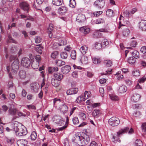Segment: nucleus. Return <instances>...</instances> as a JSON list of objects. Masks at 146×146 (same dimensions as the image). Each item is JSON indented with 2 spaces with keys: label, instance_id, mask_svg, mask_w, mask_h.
<instances>
[{
  "label": "nucleus",
  "instance_id": "1",
  "mask_svg": "<svg viewBox=\"0 0 146 146\" xmlns=\"http://www.w3.org/2000/svg\"><path fill=\"white\" fill-rule=\"evenodd\" d=\"M129 130V128L128 127H126L120 129L117 132V134H115L113 136V141L114 143H116L117 142H120V140L119 137L122 134L125 133H126Z\"/></svg>",
  "mask_w": 146,
  "mask_h": 146
},
{
  "label": "nucleus",
  "instance_id": "2",
  "mask_svg": "<svg viewBox=\"0 0 146 146\" xmlns=\"http://www.w3.org/2000/svg\"><path fill=\"white\" fill-rule=\"evenodd\" d=\"M19 67V61L16 59L12 64L11 66V71L12 73H16Z\"/></svg>",
  "mask_w": 146,
  "mask_h": 146
},
{
  "label": "nucleus",
  "instance_id": "3",
  "mask_svg": "<svg viewBox=\"0 0 146 146\" xmlns=\"http://www.w3.org/2000/svg\"><path fill=\"white\" fill-rule=\"evenodd\" d=\"M119 119L116 117H113L109 119L108 122L110 125L112 126L118 125L120 123Z\"/></svg>",
  "mask_w": 146,
  "mask_h": 146
},
{
  "label": "nucleus",
  "instance_id": "4",
  "mask_svg": "<svg viewBox=\"0 0 146 146\" xmlns=\"http://www.w3.org/2000/svg\"><path fill=\"white\" fill-rule=\"evenodd\" d=\"M88 94V91H85L84 93V96H80L78 97L75 101V102L76 103L78 104L81 102L82 101H85V100L89 97Z\"/></svg>",
  "mask_w": 146,
  "mask_h": 146
},
{
  "label": "nucleus",
  "instance_id": "5",
  "mask_svg": "<svg viewBox=\"0 0 146 146\" xmlns=\"http://www.w3.org/2000/svg\"><path fill=\"white\" fill-rule=\"evenodd\" d=\"M18 130L15 131L16 132H18L17 134V136L20 137L25 135L27 133V129L24 127H21L20 128H18Z\"/></svg>",
  "mask_w": 146,
  "mask_h": 146
},
{
  "label": "nucleus",
  "instance_id": "6",
  "mask_svg": "<svg viewBox=\"0 0 146 146\" xmlns=\"http://www.w3.org/2000/svg\"><path fill=\"white\" fill-rule=\"evenodd\" d=\"M21 63L23 66L27 68L30 66L31 62L28 58L25 57L22 59Z\"/></svg>",
  "mask_w": 146,
  "mask_h": 146
},
{
  "label": "nucleus",
  "instance_id": "7",
  "mask_svg": "<svg viewBox=\"0 0 146 146\" xmlns=\"http://www.w3.org/2000/svg\"><path fill=\"white\" fill-rule=\"evenodd\" d=\"M82 136L80 133H77L72 139V141L79 145Z\"/></svg>",
  "mask_w": 146,
  "mask_h": 146
},
{
  "label": "nucleus",
  "instance_id": "8",
  "mask_svg": "<svg viewBox=\"0 0 146 146\" xmlns=\"http://www.w3.org/2000/svg\"><path fill=\"white\" fill-rule=\"evenodd\" d=\"M105 2L103 0H97L94 4V5L98 8H102L105 5Z\"/></svg>",
  "mask_w": 146,
  "mask_h": 146
},
{
  "label": "nucleus",
  "instance_id": "9",
  "mask_svg": "<svg viewBox=\"0 0 146 146\" xmlns=\"http://www.w3.org/2000/svg\"><path fill=\"white\" fill-rule=\"evenodd\" d=\"M20 7L24 11H26L27 13H28L29 9V5L26 2H22L20 4Z\"/></svg>",
  "mask_w": 146,
  "mask_h": 146
},
{
  "label": "nucleus",
  "instance_id": "10",
  "mask_svg": "<svg viewBox=\"0 0 146 146\" xmlns=\"http://www.w3.org/2000/svg\"><path fill=\"white\" fill-rule=\"evenodd\" d=\"M54 26L52 24H50L49 27L48 28L47 33L48 34V36L50 38H52V32L54 31Z\"/></svg>",
  "mask_w": 146,
  "mask_h": 146
},
{
  "label": "nucleus",
  "instance_id": "11",
  "mask_svg": "<svg viewBox=\"0 0 146 146\" xmlns=\"http://www.w3.org/2000/svg\"><path fill=\"white\" fill-rule=\"evenodd\" d=\"M139 28L142 31L146 30V20H142L139 23Z\"/></svg>",
  "mask_w": 146,
  "mask_h": 146
},
{
  "label": "nucleus",
  "instance_id": "12",
  "mask_svg": "<svg viewBox=\"0 0 146 146\" xmlns=\"http://www.w3.org/2000/svg\"><path fill=\"white\" fill-rule=\"evenodd\" d=\"M71 70L70 66L67 65L61 68V71L63 74H67Z\"/></svg>",
  "mask_w": 146,
  "mask_h": 146
},
{
  "label": "nucleus",
  "instance_id": "13",
  "mask_svg": "<svg viewBox=\"0 0 146 146\" xmlns=\"http://www.w3.org/2000/svg\"><path fill=\"white\" fill-rule=\"evenodd\" d=\"M79 31L82 33L86 35L89 33L90 29L86 26H83L80 28Z\"/></svg>",
  "mask_w": 146,
  "mask_h": 146
},
{
  "label": "nucleus",
  "instance_id": "14",
  "mask_svg": "<svg viewBox=\"0 0 146 146\" xmlns=\"http://www.w3.org/2000/svg\"><path fill=\"white\" fill-rule=\"evenodd\" d=\"M78 89L76 88L70 89L66 92L67 95H71L76 94L78 91Z\"/></svg>",
  "mask_w": 146,
  "mask_h": 146
},
{
  "label": "nucleus",
  "instance_id": "15",
  "mask_svg": "<svg viewBox=\"0 0 146 146\" xmlns=\"http://www.w3.org/2000/svg\"><path fill=\"white\" fill-rule=\"evenodd\" d=\"M18 146H26L27 144V141L25 139L18 140L17 141Z\"/></svg>",
  "mask_w": 146,
  "mask_h": 146
},
{
  "label": "nucleus",
  "instance_id": "16",
  "mask_svg": "<svg viewBox=\"0 0 146 146\" xmlns=\"http://www.w3.org/2000/svg\"><path fill=\"white\" fill-rule=\"evenodd\" d=\"M86 17L85 15L82 14H79L76 18V21L78 22H83L85 20Z\"/></svg>",
  "mask_w": 146,
  "mask_h": 146
},
{
  "label": "nucleus",
  "instance_id": "17",
  "mask_svg": "<svg viewBox=\"0 0 146 146\" xmlns=\"http://www.w3.org/2000/svg\"><path fill=\"white\" fill-rule=\"evenodd\" d=\"M91 22L93 24H98L105 23V21L104 18H98L95 21H92Z\"/></svg>",
  "mask_w": 146,
  "mask_h": 146
},
{
  "label": "nucleus",
  "instance_id": "18",
  "mask_svg": "<svg viewBox=\"0 0 146 146\" xmlns=\"http://www.w3.org/2000/svg\"><path fill=\"white\" fill-rule=\"evenodd\" d=\"M140 98L141 96L139 94H135L132 96L131 100L134 102H137L139 101Z\"/></svg>",
  "mask_w": 146,
  "mask_h": 146
},
{
  "label": "nucleus",
  "instance_id": "19",
  "mask_svg": "<svg viewBox=\"0 0 146 146\" xmlns=\"http://www.w3.org/2000/svg\"><path fill=\"white\" fill-rule=\"evenodd\" d=\"M88 47L86 45H84L81 46L80 49V50L83 54H85L88 51Z\"/></svg>",
  "mask_w": 146,
  "mask_h": 146
},
{
  "label": "nucleus",
  "instance_id": "20",
  "mask_svg": "<svg viewBox=\"0 0 146 146\" xmlns=\"http://www.w3.org/2000/svg\"><path fill=\"white\" fill-rule=\"evenodd\" d=\"M88 56L83 55L80 60L81 63L84 64H87L88 62Z\"/></svg>",
  "mask_w": 146,
  "mask_h": 146
},
{
  "label": "nucleus",
  "instance_id": "21",
  "mask_svg": "<svg viewBox=\"0 0 146 146\" xmlns=\"http://www.w3.org/2000/svg\"><path fill=\"white\" fill-rule=\"evenodd\" d=\"M60 111L63 114L65 113L68 111V106L65 104H63L60 107Z\"/></svg>",
  "mask_w": 146,
  "mask_h": 146
},
{
  "label": "nucleus",
  "instance_id": "22",
  "mask_svg": "<svg viewBox=\"0 0 146 146\" xmlns=\"http://www.w3.org/2000/svg\"><path fill=\"white\" fill-rule=\"evenodd\" d=\"M59 81L55 78H53L51 80V83L52 85L54 87H57L60 84Z\"/></svg>",
  "mask_w": 146,
  "mask_h": 146
},
{
  "label": "nucleus",
  "instance_id": "23",
  "mask_svg": "<svg viewBox=\"0 0 146 146\" xmlns=\"http://www.w3.org/2000/svg\"><path fill=\"white\" fill-rule=\"evenodd\" d=\"M54 75L55 78L59 81H60L63 77V75L60 73H54Z\"/></svg>",
  "mask_w": 146,
  "mask_h": 146
},
{
  "label": "nucleus",
  "instance_id": "24",
  "mask_svg": "<svg viewBox=\"0 0 146 146\" xmlns=\"http://www.w3.org/2000/svg\"><path fill=\"white\" fill-rule=\"evenodd\" d=\"M101 113L100 110L96 109H95L92 112V115L95 117H98Z\"/></svg>",
  "mask_w": 146,
  "mask_h": 146
},
{
  "label": "nucleus",
  "instance_id": "25",
  "mask_svg": "<svg viewBox=\"0 0 146 146\" xmlns=\"http://www.w3.org/2000/svg\"><path fill=\"white\" fill-rule=\"evenodd\" d=\"M63 3V0H53L52 2L53 5L57 6L61 5Z\"/></svg>",
  "mask_w": 146,
  "mask_h": 146
},
{
  "label": "nucleus",
  "instance_id": "26",
  "mask_svg": "<svg viewBox=\"0 0 146 146\" xmlns=\"http://www.w3.org/2000/svg\"><path fill=\"white\" fill-rule=\"evenodd\" d=\"M127 90V88L124 85L120 86L118 90V92L120 93H123L125 92Z\"/></svg>",
  "mask_w": 146,
  "mask_h": 146
},
{
  "label": "nucleus",
  "instance_id": "27",
  "mask_svg": "<svg viewBox=\"0 0 146 146\" xmlns=\"http://www.w3.org/2000/svg\"><path fill=\"white\" fill-rule=\"evenodd\" d=\"M58 68L57 67H49L48 68V71L49 73H52L54 72L58 71Z\"/></svg>",
  "mask_w": 146,
  "mask_h": 146
},
{
  "label": "nucleus",
  "instance_id": "28",
  "mask_svg": "<svg viewBox=\"0 0 146 146\" xmlns=\"http://www.w3.org/2000/svg\"><path fill=\"white\" fill-rule=\"evenodd\" d=\"M130 33L129 30L126 27L124 28L122 32L123 35L125 37H127Z\"/></svg>",
  "mask_w": 146,
  "mask_h": 146
},
{
  "label": "nucleus",
  "instance_id": "29",
  "mask_svg": "<svg viewBox=\"0 0 146 146\" xmlns=\"http://www.w3.org/2000/svg\"><path fill=\"white\" fill-rule=\"evenodd\" d=\"M17 110L16 108H10L9 110V114L12 115H15Z\"/></svg>",
  "mask_w": 146,
  "mask_h": 146
},
{
  "label": "nucleus",
  "instance_id": "30",
  "mask_svg": "<svg viewBox=\"0 0 146 146\" xmlns=\"http://www.w3.org/2000/svg\"><path fill=\"white\" fill-rule=\"evenodd\" d=\"M55 64H56L57 66H61L62 65H65V62L64 61L61 60H57L55 61Z\"/></svg>",
  "mask_w": 146,
  "mask_h": 146
},
{
  "label": "nucleus",
  "instance_id": "31",
  "mask_svg": "<svg viewBox=\"0 0 146 146\" xmlns=\"http://www.w3.org/2000/svg\"><path fill=\"white\" fill-rule=\"evenodd\" d=\"M132 55L133 57L135 58H137L139 57V52L136 50H134L131 52Z\"/></svg>",
  "mask_w": 146,
  "mask_h": 146
},
{
  "label": "nucleus",
  "instance_id": "32",
  "mask_svg": "<svg viewBox=\"0 0 146 146\" xmlns=\"http://www.w3.org/2000/svg\"><path fill=\"white\" fill-rule=\"evenodd\" d=\"M106 15L109 17H112L114 16V13H113V11L111 9L108 10L106 13Z\"/></svg>",
  "mask_w": 146,
  "mask_h": 146
},
{
  "label": "nucleus",
  "instance_id": "33",
  "mask_svg": "<svg viewBox=\"0 0 146 146\" xmlns=\"http://www.w3.org/2000/svg\"><path fill=\"white\" fill-rule=\"evenodd\" d=\"M104 65L107 67H110L112 64V62L111 61L109 60H106L104 61Z\"/></svg>",
  "mask_w": 146,
  "mask_h": 146
},
{
  "label": "nucleus",
  "instance_id": "34",
  "mask_svg": "<svg viewBox=\"0 0 146 146\" xmlns=\"http://www.w3.org/2000/svg\"><path fill=\"white\" fill-rule=\"evenodd\" d=\"M19 75L21 78H25L26 76V73L23 70H20L19 73Z\"/></svg>",
  "mask_w": 146,
  "mask_h": 146
},
{
  "label": "nucleus",
  "instance_id": "35",
  "mask_svg": "<svg viewBox=\"0 0 146 146\" xmlns=\"http://www.w3.org/2000/svg\"><path fill=\"white\" fill-rule=\"evenodd\" d=\"M37 52L41 54L42 52V49H43L44 47L42 46V44H37Z\"/></svg>",
  "mask_w": 146,
  "mask_h": 146
},
{
  "label": "nucleus",
  "instance_id": "36",
  "mask_svg": "<svg viewBox=\"0 0 146 146\" xmlns=\"http://www.w3.org/2000/svg\"><path fill=\"white\" fill-rule=\"evenodd\" d=\"M132 74L133 76L138 77L140 75V72L139 70L135 69L132 72Z\"/></svg>",
  "mask_w": 146,
  "mask_h": 146
},
{
  "label": "nucleus",
  "instance_id": "37",
  "mask_svg": "<svg viewBox=\"0 0 146 146\" xmlns=\"http://www.w3.org/2000/svg\"><path fill=\"white\" fill-rule=\"evenodd\" d=\"M31 139L32 141H35L36 138V133L35 131H33L30 135Z\"/></svg>",
  "mask_w": 146,
  "mask_h": 146
},
{
  "label": "nucleus",
  "instance_id": "38",
  "mask_svg": "<svg viewBox=\"0 0 146 146\" xmlns=\"http://www.w3.org/2000/svg\"><path fill=\"white\" fill-rule=\"evenodd\" d=\"M135 146H143V143L140 140L137 139L135 142Z\"/></svg>",
  "mask_w": 146,
  "mask_h": 146
},
{
  "label": "nucleus",
  "instance_id": "39",
  "mask_svg": "<svg viewBox=\"0 0 146 146\" xmlns=\"http://www.w3.org/2000/svg\"><path fill=\"white\" fill-rule=\"evenodd\" d=\"M55 118L56 119L55 120L56 121L55 123L57 124L61 125L64 121L62 120L61 119L60 117H59L56 116Z\"/></svg>",
  "mask_w": 146,
  "mask_h": 146
},
{
  "label": "nucleus",
  "instance_id": "40",
  "mask_svg": "<svg viewBox=\"0 0 146 146\" xmlns=\"http://www.w3.org/2000/svg\"><path fill=\"white\" fill-rule=\"evenodd\" d=\"M127 61L129 64H133L135 63L136 60L135 58L133 57H131L128 58Z\"/></svg>",
  "mask_w": 146,
  "mask_h": 146
},
{
  "label": "nucleus",
  "instance_id": "41",
  "mask_svg": "<svg viewBox=\"0 0 146 146\" xmlns=\"http://www.w3.org/2000/svg\"><path fill=\"white\" fill-rule=\"evenodd\" d=\"M70 56L71 58L75 60L76 58V52L75 50H72V51L70 54Z\"/></svg>",
  "mask_w": 146,
  "mask_h": 146
},
{
  "label": "nucleus",
  "instance_id": "42",
  "mask_svg": "<svg viewBox=\"0 0 146 146\" xmlns=\"http://www.w3.org/2000/svg\"><path fill=\"white\" fill-rule=\"evenodd\" d=\"M93 63L95 64H100L101 62V60L100 58H94L92 59Z\"/></svg>",
  "mask_w": 146,
  "mask_h": 146
},
{
  "label": "nucleus",
  "instance_id": "43",
  "mask_svg": "<svg viewBox=\"0 0 146 146\" xmlns=\"http://www.w3.org/2000/svg\"><path fill=\"white\" fill-rule=\"evenodd\" d=\"M79 115L80 118L83 120H84L86 118L87 114L85 113H80Z\"/></svg>",
  "mask_w": 146,
  "mask_h": 146
},
{
  "label": "nucleus",
  "instance_id": "44",
  "mask_svg": "<svg viewBox=\"0 0 146 146\" xmlns=\"http://www.w3.org/2000/svg\"><path fill=\"white\" fill-rule=\"evenodd\" d=\"M110 99L113 101H117L119 100L118 97L115 94H109Z\"/></svg>",
  "mask_w": 146,
  "mask_h": 146
},
{
  "label": "nucleus",
  "instance_id": "45",
  "mask_svg": "<svg viewBox=\"0 0 146 146\" xmlns=\"http://www.w3.org/2000/svg\"><path fill=\"white\" fill-rule=\"evenodd\" d=\"M60 56L61 58L66 59L68 56V54L66 52H62L60 53Z\"/></svg>",
  "mask_w": 146,
  "mask_h": 146
},
{
  "label": "nucleus",
  "instance_id": "46",
  "mask_svg": "<svg viewBox=\"0 0 146 146\" xmlns=\"http://www.w3.org/2000/svg\"><path fill=\"white\" fill-rule=\"evenodd\" d=\"M69 6L70 7L74 8L76 6V2L75 0H70Z\"/></svg>",
  "mask_w": 146,
  "mask_h": 146
},
{
  "label": "nucleus",
  "instance_id": "47",
  "mask_svg": "<svg viewBox=\"0 0 146 146\" xmlns=\"http://www.w3.org/2000/svg\"><path fill=\"white\" fill-rule=\"evenodd\" d=\"M85 137V142H82L83 144H85V145H87L88 143L90 142V140L89 137L88 135H86L84 137Z\"/></svg>",
  "mask_w": 146,
  "mask_h": 146
},
{
  "label": "nucleus",
  "instance_id": "48",
  "mask_svg": "<svg viewBox=\"0 0 146 146\" xmlns=\"http://www.w3.org/2000/svg\"><path fill=\"white\" fill-rule=\"evenodd\" d=\"M58 54V51H54L51 54V57L53 58H56L57 57Z\"/></svg>",
  "mask_w": 146,
  "mask_h": 146
},
{
  "label": "nucleus",
  "instance_id": "49",
  "mask_svg": "<svg viewBox=\"0 0 146 146\" xmlns=\"http://www.w3.org/2000/svg\"><path fill=\"white\" fill-rule=\"evenodd\" d=\"M102 13V11H96L94 12L93 14L94 17H99Z\"/></svg>",
  "mask_w": 146,
  "mask_h": 146
},
{
  "label": "nucleus",
  "instance_id": "50",
  "mask_svg": "<svg viewBox=\"0 0 146 146\" xmlns=\"http://www.w3.org/2000/svg\"><path fill=\"white\" fill-rule=\"evenodd\" d=\"M67 41L64 39L61 40L59 41V43H58V45L60 46H61L66 45L67 44Z\"/></svg>",
  "mask_w": 146,
  "mask_h": 146
},
{
  "label": "nucleus",
  "instance_id": "51",
  "mask_svg": "<svg viewBox=\"0 0 146 146\" xmlns=\"http://www.w3.org/2000/svg\"><path fill=\"white\" fill-rule=\"evenodd\" d=\"M59 10L61 11V13H65L67 11L68 8L65 6H62L59 8Z\"/></svg>",
  "mask_w": 146,
  "mask_h": 146
},
{
  "label": "nucleus",
  "instance_id": "52",
  "mask_svg": "<svg viewBox=\"0 0 146 146\" xmlns=\"http://www.w3.org/2000/svg\"><path fill=\"white\" fill-rule=\"evenodd\" d=\"M102 45L100 42H96L95 43V47L98 49H100L102 48Z\"/></svg>",
  "mask_w": 146,
  "mask_h": 146
},
{
  "label": "nucleus",
  "instance_id": "53",
  "mask_svg": "<svg viewBox=\"0 0 146 146\" xmlns=\"http://www.w3.org/2000/svg\"><path fill=\"white\" fill-rule=\"evenodd\" d=\"M72 121L74 125H77L79 124V120L78 117H75L73 118Z\"/></svg>",
  "mask_w": 146,
  "mask_h": 146
},
{
  "label": "nucleus",
  "instance_id": "54",
  "mask_svg": "<svg viewBox=\"0 0 146 146\" xmlns=\"http://www.w3.org/2000/svg\"><path fill=\"white\" fill-rule=\"evenodd\" d=\"M146 80V74L143 77L138 80L139 83H143Z\"/></svg>",
  "mask_w": 146,
  "mask_h": 146
},
{
  "label": "nucleus",
  "instance_id": "55",
  "mask_svg": "<svg viewBox=\"0 0 146 146\" xmlns=\"http://www.w3.org/2000/svg\"><path fill=\"white\" fill-rule=\"evenodd\" d=\"M103 46H105L108 45L109 44V42L107 39H104L102 41Z\"/></svg>",
  "mask_w": 146,
  "mask_h": 146
},
{
  "label": "nucleus",
  "instance_id": "56",
  "mask_svg": "<svg viewBox=\"0 0 146 146\" xmlns=\"http://www.w3.org/2000/svg\"><path fill=\"white\" fill-rule=\"evenodd\" d=\"M142 130L143 131H146V123H143L141 126Z\"/></svg>",
  "mask_w": 146,
  "mask_h": 146
},
{
  "label": "nucleus",
  "instance_id": "57",
  "mask_svg": "<svg viewBox=\"0 0 146 146\" xmlns=\"http://www.w3.org/2000/svg\"><path fill=\"white\" fill-rule=\"evenodd\" d=\"M133 115L135 117H139L141 115V113L139 111H136L133 113Z\"/></svg>",
  "mask_w": 146,
  "mask_h": 146
},
{
  "label": "nucleus",
  "instance_id": "58",
  "mask_svg": "<svg viewBox=\"0 0 146 146\" xmlns=\"http://www.w3.org/2000/svg\"><path fill=\"white\" fill-rule=\"evenodd\" d=\"M81 137V139L80 141V143L79 144V145L81 146H83L85 145V144H83L82 142H85V137H83L82 136V137Z\"/></svg>",
  "mask_w": 146,
  "mask_h": 146
},
{
  "label": "nucleus",
  "instance_id": "59",
  "mask_svg": "<svg viewBox=\"0 0 146 146\" xmlns=\"http://www.w3.org/2000/svg\"><path fill=\"white\" fill-rule=\"evenodd\" d=\"M8 38L9 40H11V42L15 44L17 43V42L15 40L13 39L11 35L8 36Z\"/></svg>",
  "mask_w": 146,
  "mask_h": 146
},
{
  "label": "nucleus",
  "instance_id": "60",
  "mask_svg": "<svg viewBox=\"0 0 146 146\" xmlns=\"http://www.w3.org/2000/svg\"><path fill=\"white\" fill-rule=\"evenodd\" d=\"M129 12L127 10L123 12V15L124 17H128L129 16Z\"/></svg>",
  "mask_w": 146,
  "mask_h": 146
},
{
  "label": "nucleus",
  "instance_id": "61",
  "mask_svg": "<svg viewBox=\"0 0 146 146\" xmlns=\"http://www.w3.org/2000/svg\"><path fill=\"white\" fill-rule=\"evenodd\" d=\"M14 141V139L13 138L11 139H7V142L11 144L13 143Z\"/></svg>",
  "mask_w": 146,
  "mask_h": 146
},
{
  "label": "nucleus",
  "instance_id": "62",
  "mask_svg": "<svg viewBox=\"0 0 146 146\" xmlns=\"http://www.w3.org/2000/svg\"><path fill=\"white\" fill-rule=\"evenodd\" d=\"M36 83H33L31 84V88L32 90H34L36 88Z\"/></svg>",
  "mask_w": 146,
  "mask_h": 146
},
{
  "label": "nucleus",
  "instance_id": "63",
  "mask_svg": "<svg viewBox=\"0 0 146 146\" xmlns=\"http://www.w3.org/2000/svg\"><path fill=\"white\" fill-rule=\"evenodd\" d=\"M137 44V43L135 41L133 40L130 43V46L133 47H135Z\"/></svg>",
  "mask_w": 146,
  "mask_h": 146
},
{
  "label": "nucleus",
  "instance_id": "64",
  "mask_svg": "<svg viewBox=\"0 0 146 146\" xmlns=\"http://www.w3.org/2000/svg\"><path fill=\"white\" fill-rule=\"evenodd\" d=\"M141 51L143 53L146 52V46H143L141 48Z\"/></svg>",
  "mask_w": 146,
  "mask_h": 146
}]
</instances>
